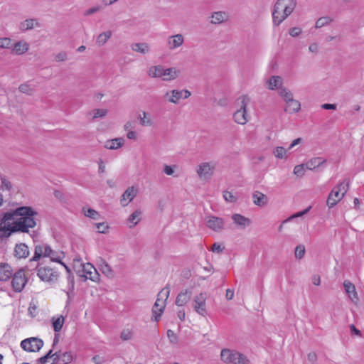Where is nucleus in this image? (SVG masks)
Here are the masks:
<instances>
[{"label": "nucleus", "mask_w": 364, "mask_h": 364, "mask_svg": "<svg viewBox=\"0 0 364 364\" xmlns=\"http://www.w3.org/2000/svg\"><path fill=\"white\" fill-rule=\"evenodd\" d=\"M15 213L19 216L14 222L11 232H28L29 228L36 225V217L38 213L30 206H21L15 210Z\"/></svg>", "instance_id": "nucleus-1"}, {"label": "nucleus", "mask_w": 364, "mask_h": 364, "mask_svg": "<svg viewBox=\"0 0 364 364\" xmlns=\"http://www.w3.org/2000/svg\"><path fill=\"white\" fill-rule=\"evenodd\" d=\"M296 0H277L272 10V22L276 26L290 16L296 6Z\"/></svg>", "instance_id": "nucleus-2"}, {"label": "nucleus", "mask_w": 364, "mask_h": 364, "mask_svg": "<svg viewBox=\"0 0 364 364\" xmlns=\"http://www.w3.org/2000/svg\"><path fill=\"white\" fill-rule=\"evenodd\" d=\"M250 102L247 95H242L236 101L237 109L233 114L234 121L239 124L244 125L248 122L247 107Z\"/></svg>", "instance_id": "nucleus-3"}, {"label": "nucleus", "mask_w": 364, "mask_h": 364, "mask_svg": "<svg viewBox=\"0 0 364 364\" xmlns=\"http://www.w3.org/2000/svg\"><path fill=\"white\" fill-rule=\"evenodd\" d=\"M220 358L227 364H250V360L244 354L229 348L221 350Z\"/></svg>", "instance_id": "nucleus-4"}, {"label": "nucleus", "mask_w": 364, "mask_h": 364, "mask_svg": "<svg viewBox=\"0 0 364 364\" xmlns=\"http://www.w3.org/2000/svg\"><path fill=\"white\" fill-rule=\"evenodd\" d=\"M170 294V289L168 287L164 288L157 296L156 301L152 308L151 320L159 321L161 318V314L166 306V301Z\"/></svg>", "instance_id": "nucleus-5"}, {"label": "nucleus", "mask_w": 364, "mask_h": 364, "mask_svg": "<svg viewBox=\"0 0 364 364\" xmlns=\"http://www.w3.org/2000/svg\"><path fill=\"white\" fill-rule=\"evenodd\" d=\"M349 181L346 180L334 187L327 198V205L329 208L334 207L339 202L348 191Z\"/></svg>", "instance_id": "nucleus-6"}, {"label": "nucleus", "mask_w": 364, "mask_h": 364, "mask_svg": "<svg viewBox=\"0 0 364 364\" xmlns=\"http://www.w3.org/2000/svg\"><path fill=\"white\" fill-rule=\"evenodd\" d=\"M26 282L27 279L23 269H18L15 273H13L11 286L15 292H21L23 289Z\"/></svg>", "instance_id": "nucleus-7"}, {"label": "nucleus", "mask_w": 364, "mask_h": 364, "mask_svg": "<svg viewBox=\"0 0 364 364\" xmlns=\"http://www.w3.org/2000/svg\"><path fill=\"white\" fill-rule=\"evenodd\" d=\"M206 293L201 292L196 295L193 299V307L194 310L200 315L205 316L207 314L206 309Z\"/></svg>", "instance_id": "nucleus-8"}, {"label": "nucleus", "mask_w": 364, "mask_h": 364, "mask_svg": "<svg viewBox=\"0 0 364 364\" xmlns=\"http://www.w3.org/2000/svg\"><path fill=\"white\" fill-rule=\"evenodd\" d=\"M43 341L35 337L26 338L21 343V348L24 350L28 352H37L43 347Z\"/></svg>", "instance_id": "nucleus-9"}, {"label": "nucleus", "mask_w": 364, "mask_h": 364, "mask_svg": "<svg viewBox=\"0 0 364 364\" xmlns=\"http://www.w3.org/2000/svg\"><path fill=\"white\" fill-rule=\"evenodd\" d=\"M205 222L206 226L214 232H221L225 228V221L222 218L209 215L205 217Z\"/></svg>", "instance_id": "nucleus-10"}, {"label": "nucleus", "mask_w": 364, "mask_h": 364, "mask_svg": "<svg viewBox=\"0 0 364 364\" xmlns=\"http://www.w3.org/2000/svg\"><path fill=\"white\" fill-rule=\"evenodd\" d=\"M47 247L48 244L46 243L36 245L33 256L29 259V265L28 267H31L33 262H38L42 257H46Z\"/></svg>", "instance_id": "nucleus-11"}, {"label": "nucleus", "mask_w": 364, "mask_h": 364, "mask_svg": "<svg viewBox=\"0 0 364 364\" xmlns=\"http://www.w3.org/2000/svg\"><path fill=\"white\" fill-rule=\"evenodd\" d=\"M38 276L42 281L50 282L57 279L58 274L49 267H40L38 269Z\"/></svg>", "instance_id": "nucleus-12"}, {"label": "nucleus", "mask_w": 364, "mask_h": 364, "mask_svg": "<svg viewBox=\"0 0 364 364\" xmlns=\"http://www.w3.org/2000/svg\"><path fill=\"white\" fill-rule=\"evenodd\" d=\"M80 267H82V274H80V277H83L85 279H90L92 281H95L97 279L96 275H97V272L96 269L90 264H80Z\"/></svg>", "instance_id": "nucleus-13"}, {"label": "nucleus", "mask_w": 364, "mask_h": 364, "mask_svg": "<svg viewBox=\"0 0 364 364\" xmlns=\"http://www.w3.org/2000/svg\"><path fill=\"white\" fill-rule=\"evenodd\" d=\"M137 191L136 188L134 186L129 187L121 196L120 202L122 206H126L132 202L136 196Z\"/></svg>", "instance_id": "nucleus-14"}, {"label": "nucleus", "mask_w": 364, "mask_h": 364, "mask_svg": "<svg viewBox=\"0 0 364 364\" xmlns=\"http://www.w3.org/2000/svg\"><path fill=\"white\" fill-rule=\"evenodd\" d=\"M184 37L182 34L170 36L167 38V45L169 50H175L183 45Z\"/></svg>", "instance_id": "nucleus-15"}, {"label": "nucleus", "mask_w": 364, "mask_h": 364, "mask_svg": "<svg viewBox=\"0 0 364 364\" xmlns=\"http://www.w3.org/2000/svg\"><path fill=\"white\" fill-rule=\"evenodd\" d=\"M15 216H17L15 210L5 213L0 223V231L9 232L8 234L10 235L12 232H11L12 226L6 224V222L14 220Z\"/></svg>", "instance_id": "nucleus-16"}, {"label": "nucleus", "mask_w": 364, "mask_h": 364, "mask_svg": "<svg viewBox=\"0 0 364 364\" xmlns=\"http://www.w3.org/2000/svg\"><path fill=\"white\" fill-rule=\"evenodd\" d=\"M30 251L25 243L16 244L14 248V255L18 259H25L29 255Z\"/></svg>", "instance_id": "nucleus-17"}, {"label": "nucleus", "mask_w": 364, "mask_h": 364, "mask_svg": "<svg viewBox=\"0 0 364 364\" xmlns=\"http://www.w3.org/2000/svg\"><path fill=\"white\" fill-rule=\"evenodd\" d=\"M215 166L208 162L201 163L197 169V173L200 178H203L213 174Z\"/></svg>", "instance_id": "nucleus-18"}, {"label": "nucleus", "mask_w": 364, "mask_h": 364, "mask_svg": "<svg viewBox=\"0 0 364 364\" xmlns=\"http://www.w3.org/2000/svg\"><path fill=\"white\" fill-rule=\"evenodd\" d=\"M46 257H49L52 262L62 263V259L65 257V254L63 251L53 250L48 245Z\"/></svg>", "instance_id": "nucleus-19"}, {"label": "nucleus", "mask_w": 364, "mask_h": 364, "mask_svg": "<svg viewBox=\"0 0 364 364\" xmlns=\"http://www.w3.org/2000/svg\"><path fill=\"white\" fill-rule=\"evenodd\" d=\"M13 275V269L8 263L0 262V281L6 282Z\"/></svg>", "instance_id": "nucleus-20"}, {"label": "nucleus", "mask_w": 364, "mask_h": 364, "mask_svg": "<svg viewBox=\"0 0 364 364\" xmlns=\"http://www.w3.org/2000/svg\"><path fill=\"white\" fill-rule=\"evenodd\" d=\"M233 223L240 228L245 229L251 224L250 219L239 213H235L231 217Z\"/></svg>", "instance_id": "nucleus-21"}, {"label": "nucleus", "mask_w": 364, "mask_h": 364, "mask_svg": "<svg viewBox=\"0 0 364 364\" xmlns=\"http://www.w3.org/2000/svg\"><path fill=\"white\" fill-rule=\"evenodd\" d=\"M73 359V354L70 352H65L63 353H58L56 357L53 360V364H68Z\"/></svg>", "instance_id": "nucleus-22"}, {"label": "nucleus", "mask_w": 364, "mask_h": 364, "mask_svg": "<svg viewBox=\"0 0 364 364\" xmlns=\"http://www.w3.org/2000/svg\"><path fill=\"white\" fill-rule=\"evenodd\" d=\"M252 200L253 203L259 207H263L268 203L267 196L258 191L252 193Z\"/></svg>", "instance_id": "nucleus-23"}, {"label": "nucleus", "mask_w": 364, "mask_h": 364, "mask_svg": "<svg viewBox=\"0 0 364 364\" xmlns=\"http://www.w3.org/2000/svg\"><path fill=\"white\" fill-rule=\"evenodd\" d=\"M191 291L185 290L179 293L176 299V304L178 306H183L186 304L191 299Z\"/></svg>", "instance_id": "nucleus-24"}, {"label": "nucleus", "mask_w": 364, "mask_h": 364, "mask_svg": "<svg viewBox=\"0 0 364 364\" xmlns=\"http://www.w3.org/2000/svg\"><path fill=\"white\" fill-rule=\"evenodd\" d=\"M40 24L38 22L37 19L34 18H28L19 24V29L22 31H26L28 30L33 29L34 27H39Z\"/></svg>", "instance_id": "nucleus-25"}, {"label": "nucleus", "mask_w": 364, "mask_h": 364, "mask_svg": "<svg viewBox=\"0 0 364 364\" xmlns=\"http://www.w3.org/2000/svg\"><path fill=\"white\" fill-rule=\"evenodd\" d=\"M97 265L100 271H102L104 274L108 277H113L114 273L111 267L103 258L100 257Z\"/></svg>", "instance_id": "nucleus-26"}, {"label": "nucleus", "mask_w": 364, "mask_h": 364, "mask_svg": "<svg viewBox=\"0 0 364 364\" xmlns=\"http://www.w3.org/2000/svg\"><path fill=\"white\" fill-rule=\"evenodd\" d=\"M211 23L219 24L228 21V15L225 11H216L211 14Z\"/></svg>", "instance_id": "nucleus-27"}, {"label": "nucleus", "mask_w": 364, "mask_h": 364, "mask_svg": "<svg viewBox=\"0 0 364 364\" xmlns=\"http://www.w3.org/2000/svg\"><path fill=\"white\" fill-rule=\"evenodd\" d=\"M124 142L123 138H115L106 141L105 147L107 149L115 150L120 148Z\"/></svg>", "instance_id": "nucleus-28"}, {"label": "nucleus", "mask_w": 364, "mask_h": 364, "mask_svg": "<svg viewBox=\"0 0 364 364\" xmlns=\"http://www.w3.org/2000/svg\"><path fill=\"white\" fill-rule=\"evenodd\" d=\"M131 48L133 51L146 54L150 52V48L146 43H134L131 45Z\"/></svg>", "instance_id": "nucleus-29"}, {"label": "nucleus", "mask_w": 364, "mask_h": 364, "mask_svg": "<svg viewBox=\"0 0 364 364\" xmlns=\"http://www.w3.org/2000/svg\"><path fill=\"white\" fill-rule=\"evenodd\" d=\"M286 107L284 110L289 113H295L300 110L301 105L300 102L297 100H294L292 98L291 100L286 102Z\"/></svg>", "instance_id": "nucleus-30"}, {"label": "nucleus", "mask_w": 364, "mask_h": 364, "mask_svg": "<svg viewBox=\"0 0 364 364\" xmlns=\"http://www.w3.org/2000/svg\"><path fill=\"white\" fill-rule=\"evenodd\" d=\"M326 160L321 158V157H314L309 160L306 164L305 166L306 168L309 170H313L316 168V167H318L319 166L322 165L323 164L326 163Z\"/></svg>", "instance_id": "nucleus-31"}, {"label": "nucleus", "mask_w": 364, "mask_h": 364, "mask_svg": "<svg viewBox=\"0 0 364 364\" xmlns=\"http://www.w3.org/2000/svg\"><path fill=\"white\" fill-rule=\"evenodd\" d=\"M343 287L346 292L348 294V296L352 301H354L355 299H358L355 287L350 282L347 280L344 281Z\"/></svg>", "instance_id": "nucleus-32"}, {"label": "nucleus", "mask_w": 364, "mask_h": 364, "mask_svg": "<svg viewBox=\"0 0 364 364\" xmlns=\"http://www.w3.org/2000/svg\"><path fill=\"white\" fill-rule=\"evenodd\" d=\"M178 77V71L175 68L164 69L163 71L162 80L169 81L176 79Z\"/></svg>", "instance_id": "nucleus-33"}, {"label": "nucleus", "mask_w": 364, "mask_h": 364, "mask_svg": "<svg viewBox=\"0 0 364 364\" xmlns=\"http://www.w3.org/2000/svg\"><path fill=\"white\" fill-rule=\"evenodd\" d=\"M183 90H173L170 92H167L165 96L166 97L170 95V97L168 98V102L176 104L178 103V100L183 97Z\"/></svg>", "instance_id": "nucleus-34"}, {"label": "nucleus", "mask_w": 364, "mask_h": 364, "mask_svg": "<svg viewBox=\"0 0 364 364\" xmlns=\"http://www.w3.org/2000/svg\"><path fill=\"white\" fill-rule=\"evenodd\" d=\"M282 79L279 76H272L268 80V89L274 90L279 89L282 87Z\"/></svg>", "instance_id": "nucleus-35"}, {"label": "nucleus", "mask_w": 364, "mask_h": 364, "mask_svg": "<svg viewBox=\"0 0 364 364\" xmlns=\"http://www.w3.org/2000/svg\"><path fill=\"white\" fill-rule=\"evenodd\" d=\"M28 49V44L23 41H18L14 44L13 51L16 55H21L25 53Z\"/></svg>", "instance_id": "nucleus-36"}, {"label": "nucleus", "mask_w": 364, "mask_h": 364, "mask_svg": "<svg viewBox=\"0 0 364 364\" xmlns=\"http://www.w3.org/2000/svg\"><path fill=\"white\" fill-rule=\"evenodd\" d=\"M112 33L111 31H107L101 33L97 37L96 43L99 46H102L105 45L107 43V41L110 38V37L112 36Z\"/></svg>", "instance_id": "nucleus-37"}, {"label": "nucleus", "mask_w": 364, "mask_h": 364, "mask_svg": "<svg viewBox=\"0 0 364 364\" xmlns=\"http://www.w3.org/2000/svg\"><path fill=\"white\" fill-rule=\"evenodd\" d=\"M164 68L161 65L151 66L148 74L151 77H161L163 76Z\"/></svg>", "instance_id": "nucleus-38"}, {"label": "nucleus", "mask_w": 364, "mask_h": 364, "mask_svg": "<svg viewBox=\"0 0 364 364\" xmlns=\"http://www.w3.org/2000/svg\"><path fill=\"white\" fill-rule=\"evenodd\" d=\"M141 215V211L140 210H136L130 215V216L128 218L129 228H133L138 224V223L140 221Z\"/></svg>", "instance_id": "nucleus-39"}, {"label": "nucleus", "mask_w": 364, "mask_h": 364, "mask_svg": "<svg viewBox=\"0 0 364 364\" xmlns=\"http://www.w3.org/2000/svg\"><path fill=\"white\" fill-rule=\"evenodd\" d=\"M52 323L55 332L60 331L64 323V317L63 316H59L56 318L53 317Z\"/></svg>", "instance_id": "nucleus-40"}, {"label": "nucleus", "mask_w": 364, "mask_h": 364, "mask_svg": "<svg viewBox=\"0 0 364 364\" xmlns=\"http://www.w3.org/2000/svg\"><path fill=\"white\" fill-rule=\"evenodd\" d=\"M332 21H333V19L331 18H330L329 16L321 17L316 21L315 27L316 28H322L325 26L328 25Z\"/></svg>", "instance_id": "nucleus-41"}, {"label": "nucleus", "mask_w": 364, "mask_h": 364, "mask_svg": "<svg viewBox=\"0 0 364 364\" xmlns=\"http://www.w3.org/2000/svg\"><path fill=\"white\" fill-rule=\"evenodd\" d=\"M0 181H1V186L0 188L2 191H10L12 188V183L11 181H9L6 176L1 175L0 176Z\"/></svg>", "instance_id": "nucleus-42"}, {"label": "nucleus", "mask_w": 364, "mask_h": 364, "mask_svg": "<svg viewBox=\"0 0 364 364\" xmlns=\"http://www.w3.org/2000/svg\"><path fill=\"white\" fill-rule=\"evenodd\" d=\"M279 95L284 99L285 102H287L293 98L292 93L287 88L283 87L279 88Z\"/></svg>", "instance_id": "nucleus-43"}, {"label": "nucleus", "mask_w": 364, "mask_h": 364, "mask_svg": "<svg viewBox=\"0 0 364 364\" xmlns=\"http://www.w3.org/2000/svg\"><path fill=\"white\" fill-rule=\"evenodd\" d=\"M82 210L85 216L89 217L92 219L97 220L99 218V213L97 211L92 208H87V210L83 208Z\"/></svg>", "instance_id": "nucleus-44"}, {"label": "nucleus", "mask_w": 364, "mask_h": 364, "mask_svg": "<svg viewBox=\"0 0 364 364\" xmlns=\"http://www.w3.org/2000/svg\"><path fill=\"white\" fill-rule=\"evenodd\" d=\"M274 155L278 159H284L286 156L287 151L282 146H277L273 151Z\"/></svg>", "instance_id": "nucleus-45"}, {"label": "nucleus", "mask_w": 364, "mask_h": 364, "mask_svg": "<svg viewBox=\"0 0 364 364\" xmlns=\"http://www.w3.org/2000/svg\"><path fill=\"white\" fill-rule=\"evenodd\" d=\"M133 337V332L130 329H124L120 334V338L122 341L131 340Z\"/></svg>", "instance_id": "nucleus-46"}, {"label": "nucleus", "mask_w": 364, "mask_h": 364, "mask_svg": "<svg viewBox=\"0 0 364 364\" xmlns=\"http://www.w3.org/2000/svg\"><path fill=\"white\" fill-rule=\"evenodd\" d=\"M310 208H311V207H309V208H306L305 210H304L303 211H300V212H298V213L292 215L291 216H290L288 218H287L286 220H284L283 221V223H286L290 222L294 218H298V217H301V216L306 214L309 211Z\"/></svg>", "instance_id": "nucleus-47"}, {"label": "nucleus", "mask_w": 364, "mask_h": 364, "mask_svg": "<svg viewBox=\"0 0 364 364\" xmlns=\"http://www.w3.org/2000/svg\"><path fill=\"white\" fill-rule=\"evenodd\" d=\"M18 90L21 92L26 93L27 95H32L33 92V89L27 83L20 85Z\"/></svg>", "instance_id": "nucleus-48"}, {"label": "nucleus", "mask_w": 364, "mask_h": 364, "mask_svg": "<svg viewBox=\"0 0 364 364\" xmlns=\"http://www.w3.org/2000/svg\"><path fill=\"white\" fill-rule=\"evenodd\" d=\"M305 254V247L302 245H299L296 247L295 249V257L297 259H302Z\"/></svg>", "instance_id": "nucleus-49"}, {"label": "nucleus", "mask_w": 364, "mask_h": 364, "mask_svg": "<svg viewBox=\"0 0 364 364\" xmlns=\"http://www.w3.org/2000/svg\"><path fill=\"white\" fill-rule=\"evenodd\" d=\"M223 198L227 202L229 203H235L237 201V196L228 191L223 192Z\"/></svg>", "instance_id": "nucleus-50"}, {"label": "nucleus", "mask_w": 364, "mask_h": 364, "mask_svg": "<svg viewBox=\"0 0 364 364\" xmlns=\"http://www.w3.org/2000/svg\"><path fill=\"white\" fill-rule=\"evenodd\" d=\"M305 164L296 165L294 168V173L299 177H301L305 173Z\"/></svg>", "instance_id": "nucleus-51"}, {"label": "nucleus", "mask_w": 364, "mask_h": 364, "mask_svg": "<svg viewBox=\"0 0 364 364\" xmlns=\"http://www.w3.org/2000/svg\"><path fill=\"white\" fill-rule=\"evenodd\" d=\"M94 114L92 119L102 118L106 116L107 111L105 109H96L93 111Z\"/></svg>", "instance_id": "nucleus-52"}, {"label": "nucleus", "mask_w": 364, "mask_h": 364, "mask_svg": "<svg viewBox=\"0 0 364 364\" xmlns=\"http://www.w3.org/2000/svg\"><path fill=\"white\" fill-rule=\"evenodd\" d=\"M167 336L171 343H176L178 342V338L173 331L168 329L167 331Z\"/></svg>", "instance_id": "nucleus-53"}, {"label": "nucleus", "mask_w": 364, "mask_h": 364, "mask_svg": "<svg viewBox=\"0 0 364 364\" xmlns=\"http://www.w3.org/2000/svg\"><path fill=\"white\" fill-rule=\"evenodd\" d=\"M11 41L9 38H0V48H10Z\"/></svg>", "instance_id": "nucleus-54"}, {"label": "nucleus", "mask_w": 364, "mask_h": 364, "mask_svg": "<svg viewBox=\"0 0 364 364\" xmlns=\"http://www.w3.org/2000/svg\"><path fill=\"white\" fill-rule=\"evenodd\" d=\"M68 58L67 53L65 51H62L58 53L55 55V60L57 62H63L65 61Z\"/></svg>", "instance_id": "nucleus-55"}, {"label": "nucleus", "mask_w": 364, "mask_h": 364, "mask_svg": "<svg viewBox=\"0 0 364 364\" xmlns=\"http://www.w3.org/2000/svg\"><path fill=\"white\" fill-rule=\"evenodd\" d=\"M142 114H143V117H141V115L139 114L140 124L141 126L151 125V122L150 119H146V112H143Z\"/></svg>", "instance_id": "nucleus-56"}, {"label": "nucleus", "mask_w": 364, "mask_h": 364, "mask_svg": "<svg viewBox=\"0 0 364 364\" xmlns=\"http://www.w3.org/2000/svg\"><path fill=\"white\" fill-rule=\"evenodd\" d=\"M301 33V28L299 27L291 28L289 31V34L292 37H297Z\"/></svg>", "instance_id": "nucleus-57"}, {"label": "nucleus", "mask_w": 364, "mask_h": 364, "mask_svg": "<svg viewBox=\"0 0 364 364\" xmlns=\"http://www.w3.org/2000/svg\"><path fill=\"white\" fill-rule=\"evenodd\" d=\"M224 247L218 243H214L212 246L211 250L213 252L220 253L223 251Z\"/></svg>", "instance_id": "nucleus-58"}, {"label": "nucleus", "mask_w": 364, "mask_h": 364, "mask_svg": "<svg viewBox=\"0 0 364 364\" xmlns=\"http://www.w3.org/2000/svg\"><path fill=\"white\" fill-rule=\"evenodd\" d=\"M100 10V6H95V7H92V8H90V9L86 10L84 13V15L90 16V15H92V14L99 11Z\"/></svg>", "instance_id": "nucleus-59"}, {"label": "nucleus", "mask_w": 364, "mask_h": 364, "mask_svg": "<svg viewBox=\"0 0 364 364\" xmlns=\"http://www.w3.org/2000/svg\"><path fill=\"white\" fill-rule=\"evenodd\" d=\"M163 171L168 176H171L174 173V169L172 166L168 165H164Z\"/></svg>", "instance_id": "nucleus-60"}, {"label": "nucleus", "mask_w": 364, "mask_h": 364, "mask_svg": "<svg viewBox=\"0 0 364 364\" xmlns=\"http://www.w3.org/2000/svg\"><path fill=\"white\" fill-rule=\"evenodd\" d=\"M307 357L308 360L312 363H314L317 360V355L315 352H310Z\"/></svg>", "instance_id": "nucleus-61"}, {"label": "nucleus", "mask_w": 364, "mask_h": 364, "mask_svg": "<svg viewBox=\"0 0 364 364\" xmlns=\"http://www.w3.org/2000/svg\"><path fill=\"white\" fill-rule=\"evenodd\" d=\"M124 128L127 131H128V130L129 131V129H134L135 128V122H132V121H129L124 124Z\"/></svg>", "instance_id": "nucleus-62"}, {"label": "nucleus", "mask_w": 364, "mask_h": 364, "mask_svg": "<svg viewBox=\"0 0 364 364\" xmlns=\"http://www.w3.org/2000/svg\"><path fill=\"white\" fill-rule=\"evenodd\" d=\"M321 107L324 109H336V105L325 103L321 105Z\"/></svg>", "instance_id": "nucleus-63"}, {"label": "nucleus", "mask_w": 364, "mask_h": 364, "mask_svg": "<svg viewBox=\"0 0 364 364\" xmlns=\"http://www.w3.org/2000/svg\"><path fill=\"white\" fill-rule=\"evenodd\" d=\"M225 296H226V299L228 300H231L232 299L233 296H234V291L230 289H228L226 290V294H225Z\"/></svg>", "instance_id": "nucleus-64"}]
</instances>
